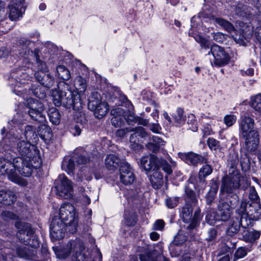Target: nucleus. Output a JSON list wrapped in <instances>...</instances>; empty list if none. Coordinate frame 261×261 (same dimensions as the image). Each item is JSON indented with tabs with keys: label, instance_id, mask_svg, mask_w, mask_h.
Listing matches in <instances>:
<instances>
[{
	"label": "nucleus",
	"instance_id": "nucleus-1",
	"mask_svg": "<svg viewBox=\"0 0 261 261\" xmlns=\"http://www.w3.org/2000/svg\"><path fill=\"white\" fill-rule=\"evenodd\" d=\"M19 134L18 131L16 134L10 132L6 138L0 142V146L5 149H9L10 146L13 151L17 152L21 155L19 158L22 160V166H29L32 171L33 169L39 167L41 164L39 151L36 146L25 141Z\"/></svg>",
	"mask_w": 261,
	"mask_h": 261
},
{
	"label": "nucleus",
	"instance_id": "nucleus-2",
	"mask_svg": "<svg viewBox=\"0 0 261 261\" xmlns=\"http://www.w3.org/2000/svg\"><path fill=\"white\" fill-rule=\"evenodd\" d=\"M78 219L74 206L69 203L63 204L59 211V217H55L50 227L51 237L56 240L63 238L65 226L71 227L69 231L74 233L77 230Z\"/></svg>",
	"mask_w": 261,
	"mask_h": 261
},
{
	"label": "nucleus",
	"instance_id": "nucleus-3",
	"mask_svg": "<svg viewBox=\"0 0 261 261\" xmlns=\"http://www.w3.org/2000/svg\"><path fill=\"white\" fill-rule=\"evenodd\" d=\"M74 86L77 91L56 90L53 93V101L55 105L59 107L63 105L67 109L72 108L79 111L82 108L81 93H83L87 88L86 80L81 76L76 77Z\"/></svg>",
	"mask_w": 261,
	"mask_h": 261
},
{
	"label": "nucleus",
	"instance_id": "nucleus-4",
	"mask_svg": "<svg viewBox=\"0 0 261 261\" xmlns=\"http://www.w3.org/2000/svg\"><path fill=\"white\" fill-rule=\"evenodd\" d=\"M22 160L15 158L13 162L5 159L0 158V175H7L12 182L21 186L27 185L26 180L20 175L29 177L32 174V170L29 166H22Z\"/></svg>",
	"mask_w": 261,
	"mask_h": 261
},
{
	"label": "nucleus",
	"instance_id": "nucleus-5",
	"mask_svg": "<svg viewBox=\"0 0 261 261\" xmlns=\"http://www.w3.org/2000/svg\"><path fill=\"white\" fill-rule=\"evenodd\" d=\"M195 177H191L185 187V192L188 199L187 202H191V205L187 204L182 208V219L185 223H189L187 226L188 229L194 228L200 219V211L196 206L197 201V196L194 191L196 189L194 183Z\"/></svg>",
	"mask_w": 261,
	"mask_h": 261
},
{
	"label": "nucleus",
	"instance_id": "nucleus-6",
	"mask_svg": "<svg viewBox=\"0 0 261 261\" xmlns=\"http://www.w3.org/2000/svg\"><path fill=\"white\" fill-rule=\"evenodd\" d=\"M255 122L249 116L241 117L239 121V133L245 139L246 148L248 152L255 154L259 142L258 132L254 129Z\"/></svg>",
	"mask_w": 261,
	"mask_h": 261
},
{
	"label": "nucleus",
	"instance_id": "nucleus-7",
	"mask_svg": "<svg viewBox=\"0 0 261 261\" xmlns=\"http://www.w3.org/2000/svg\"><path fill=\"white\" fill-rule=\"evenodd\" d=\"M229 174L223 178L221 191L228 194V204L230 208L232 210L239 203V197L233 191L240 186V175L234 166H232L229 170Z\"/></svg>",
	"mask_w": 261,
	"mask_h": 261
},
{
	"label": "nucleus",
	"instance_id": "nucleus-8",
	"mask_svg": "<svg viewBox=\"0 0 261 261\" xmlns=\"http://www.w3.org/2000/svg\"><path fill=\"white\" fill-rule=\"evenodd\" d=\"M24 103L28 109V114L32 119L42 123L46 121L44 114V107L42 102L34 98H29L25 100Z\"/></svg>",
	"mask_w": 261,
	"mask_h": 261
},
{
	"label": "nucleus",
	"instance_id": "nucleus-9",
	"mask_svg": "<svg viewBox=\"0 0 261 261\" xmlns=\"http://www.w3.org/2000/svg\"><path fill=\"white\" fill-rule=\"evenodd\" d=\"M15 225L18 229L17 236L20 241L26 245H29L34 248L39 246V241L34 238L33 242L31 243L30 239L33 238L34 231L29 223L17 222Z\"/></svg>",
	"mask_w": 261,
	"mask_h": 261
},
{
	"label": "nucleus",
	"instance_id": "nucleus-10",
	"mask_svg": "<svg viewBox=\"0 0 261 261\" xmlns=\"http://www.w3.org/2000/svg\"><path fill=\"white\" fill-rule=\"evenodd\" d=\"M57 195L61 198L67 199L71 197L72 191V182L64 175H60L56 180Z\"/></svg>",
	"mask_w": 261,
	"mask_h": 261
},
{
	"label": "nucleus",
	"instance_id": "nucleus-11",
	"mask_svg": "<svg viewBox=\"0 0 261 261\" xmlns=\"http://www.w3.org/2000/svg\"><path fill=\"white\" fill-rule=\"evenodd\" d=\"M213 55L214 64L217 66H223L228 63L230 57L224 49L219 45L214 44L211 46V50L207 55Z\"/></svg>",
	"mask_w": 261,
	"mask_h": 261
},
{
	"label": "nucleus",
	"instance_id": "nucleus-12",
	"mask_svg": "<svg viewBox=\"0 0 261 261\" xmlns=\"http://www.w3.org/2000/svg\"><path fill=\"white\" fill-rule=\"evenodd\" d=\"M93 96H95L97 99L93 100V97H91L89 100L88 107L91 110L94 111L95 117L100 119L108 113L109 107L106 102L102 101L98 99L100 96L99 94L95 93Z\"/></svg>",
	"mask_w": 261,
	"mask_h": 261
},
{
	"label": "nucleus",
	"instance_id": "nucleus-13",
	"mask_svg": "<svg viewBox=\"0 0 261 261\" xmlns=\"http://www.w3.org/2000/svg\"><path fill=\"white\" fill-rule=\"evenodd\" d=\"M140 166L147 173L160 169V159L155 155L149 154L142 157Z\"/></svg>",
	"mask_w": 261,
	"mask_h": 261
},
{
	"label": "nucleus",
	"instance_id": "nucleus-14",
	"mask_svg": "<svg viewBox=\"0 0 261 261\" xmlns=\"http://www.w3.org/2000/svg\"><path fill=\"white\" fill-rule=\"evenodd\" d=\"M120 181L125 185L132 184L135 180L134 171L127 163H123L121 164L120 169Z\"/></svg>",
	"mask_w": 261,
	"mask_h": 261
},
{
	"label": "nucleus",
	"instance_id": "nucleus-15",
	"mask_svg": "<svg viewBox=\"0 0 261 261\" xmlns=\"http://www.w3.org/2000/svg\"><path fill=\"white\" fill-rule=\"evenodd\" d=\"M111 114L113 116L111 119L112 125L115 127H121L124 123L125 112L121 108L118 107L112 109Z\"/></svg>",
	"mask_w": 261,
	"mask_h": 261
},
{
	"label": "nucleus",
	"instance_id": "nucleus-16",
	"mask_svg": "<svg viewBox=\"0 0 261 261\" xmlns=\"http://www.w3.org/2000/svg\"><path fill=\"white\" fill-rule=\"evenodd\" d=\"M9 5V17L12 20H16L22 17L25 11V8L22 4L13 2Z\"/></svg>",
	"mask_w": 261,
	"mask_h": 261
},
{
	"label": "nucleus",
	"instance_id": "nucleus-17",
	"mask_svg": "<svg viewBox=\"0 0 261 261\" xmlns=\"http://www.w3.org/2000/svg\"><path fill=\"white\" fill-rule=\"evenodd\" d=\"M205 19V21L209 20L210 23L218 24L229 33H231L235 30L233 25L230 22L222 18L210 16L209 17H206Z\"/></svg>",
	"mask_w": 261,
	"mask_h": 261
},
{
	"label": "nucleus",
	"instance_id": "nucleus-18",
	"mask_svg": "<svg viewBox=\"0 0 261 261\" xmlns=\"http://www.w3.org/2000/svg\"><path fill=\"white\" fill-rule=\"evenodd\" d=\"M178 156L188 164L195 165L202 162L203 158L201 155L190 152L188 153H179Z\"/></svg>",
	"mask_w": 261,
	"mask_h": 261
},
{
	"label": "nucleus",
	"instance_id": "nucleus-19",
	"mask_svg": "<svg viewBox=\"0 0 261 261\" xmlns=\"http://www.w3.org/2000/svg\"><path fill=\"white\" fill-rule=\"evenodd\" d=\"M36 80L42 85L46 87L52 86L54 84V78L48 73L39 71L35 73Z\"/></svg>",
	"mask_w": 261,
	"mask_h": 261
},
{
	"label": "nucleus",
	"instance_id": "nucleus-20",
	"mask_svg": "<svg viewBox=\"0 0 261 261\" xmlns=\"http://www.w3.org/2000/svg\"><path fill=\"white\" fill-rule=\"evenodd\" d=\"M16 200L15 194L10 190H0V202L5 205L13 204Z\"/></svg>",
	"mask_w": 261,
	"mask_h": 261
},
{
	"label": "nucleus",
	"instance_id": "nucleus-21",
	"mask_svg": "<svg viewBox=\"0 0 261 261\" xmlns=\"http://www.w3.org/2000/svg\"><path fill=\"white\" fill-rule=\"evenodd\" d=\"M218 209V214L221 221H226L230 218L232 209L230 208L228 203H220Z\"/></svg>",
	"mask_w": 261,
	"mask_h": 261
},
{
	"label": "nucleus",
	"instance_id": "nucleus-22",
	"mask_svg": "<svg viewBox=\"0 0 261 261\" xmlns=\"http://www.w3.org/2000/svg\"><path fill=\"white\" fill-rule=\"evenodd\" d=\"M150 182L155 189L160 188L163 184V174L159 170L153 171L150 177Z\"/></svg>",
	"mask_w": 261,
	"mask_h": 261
},
{
	"label": "nucleus",
	"instance_id": "nucleus-23",
	"mask_svg": "<svg viewBox=\"0 0 261 261\" xmlns=\"http://www.w3.org/2000/svg\"><path fill=\"white\" fill-rule=\"evenodd\" d=\"M134 130V133L130 137V142L138 144L139 141L136 139L137 136H139L142 138L145 139L148 137V134L145 132V129L142 127H132Z\"/></svg>",
	"mask_w": 261,
	"mask_h": 261
},
{
	"label": "nucleus",
	"instance_id": "nucleus-24",
	"mask_svg": "<svg viewBox=\"0 0 261 261\" xmlns=\"http://www.w3.org/2000/svg\"><path fill=\"white\" fill-rule=\"evenodd\" d=\"M120 159L115 155H108L105 160L106 167L109 170H114L118 167Z\"/></svg>",
	"mask_w": 261,
	"mask_h": 261
},
{
	"label": "nucleus",
	"instance_id": "nucleus-25",
	"mask_svg": "<svg viewBox=\"0 0 261 261\" xmlns=\"http://www.w3.org/2000/svg\"><path fill=\"white\" fill-rule=\"evenodd\" d=\"M150 142L147 144V147L155 152L157 151L161 146L165 145V142L158 136H153L149 138Z\"/></svg>",
	"mask_w": 261,
	"mask_h": 261
},
{
	"label": "nucleus",
	"instance_id": "nucleus-26",
	"mask_svg": "<svg viewBox=\"0 0 261 261\" xmlns=\"http://www.w3.org/2000/svg\"><path fill=\"white\" fill-rule=\"evenodd\" d=\"M186 238L184 236L181 234L178 233L176 235L174 239L173 242L170 245L169 247V250L170 251V253L172 256H177L179 254V252H177L174 253L173 252V250L175 248V246H178L181 244H182L186 241Z\"/></svg>",
	"mask_w": 261,
	"mask_h": 261
},
{
	"label": "nucleus",
	"instance_id": "nucleus-27",
	"mask_svg": "<svg viewBox=\"0 0 261 261\" xmlns=\"http://www.w3.org/2000/svg\"><path fill=\"white\" fill-rule=\"evenodd\" d=\"M35 128H34L31 125H27L25 126L24 132L22 134L25 141L30 142L35 140L37 137V134L36 133Z\"/></svg>",
	"mask_w": 261,
	"mask_h": 261
},
{
	"label": "nucleus",
	"instance_id": "nucleus-28",
	"mask_svg": "<svg viewBox=\"0 0 261 261\" xmlns=\"http://www.w3.org/2000/svg\"><path fill=\"white\" fill-rule=\"evenodd\" d=\"M173 117L175 123L179 126L184 124L186 120V116L184 114V111L180 108H178L173 114Z\"/></svg>",
	"mask_w": 261,
	"mask_h": 261
},
{
	"label": "nucleus",
	"instance_id": "nucleus-29",
	"mask_svg": "<svg viewBox=\"0 0 261 261\" xmlns=\"http://www.w3.org/2000/svg\"><path fill=\"white\" fill-rule=\"evenodd\" d=\"M48 115L50 121L54 124L57 125L60 122L61 115L55 108H51L48 110Z\"/></svg>",
	"mask_w": 261,
	"mask_h": 261
},
{
	"label": "nucleus",
	"instance_id": "nucleus-30",
	"mask_svg": "<svg viewBox=\"0 0 261 261\" xmlns=\"http://www.w3.org/2000/svg\"><path fill=\"white\" fill-rule=\"evenodd\" d=\"M241 225H242V222L239 219H236V221H231L226 231L227 234L232 236L237 234L239 230Z\"/></svg>",
	"mask_w": 261,
	"mask_h": 261
},
{
	"label": "nucleus",
	"instance_id": "nucleus-31",
	"mask_svg": "<svg viewBox=\"0 0 261 261\" xmlns=\"http://www.w3.org/2000/svg\"><path fill=\"white\" fill-rule=\"evenodd\" d=\"M75 165L73 160L71 159H65L64 160L62 165V169L65 171L68 174L72 173L74 169Z\"/></svg>",
	"mask_w": 261,
	"mask_h": 261
},
{
	"label": "nucleus",
	"instance_id": "nucleus-32",
	"mask_svg": "<svg viewBox=\"0 0 261 261\" xmlns=\"http://www.w3.org/2000/svg\"><path fill=\"white\" fill-rule=\"evenodd\" d=\"M246 201L242 200L240 206L236 210V213L239 215V217L236 218L237 220L239 219L241 222H242L243 219L246 218Z\"/></svg>",
	"mask_w": 261,
	"mask_h": 261
},
{
	"label": "nucleus",
	"instance_id": "nucleus-33",
	"mask_svg": "<svg viewBox=\"0 0 261 261\" xmlns=\"http://www.w3.org/2000/svg\"><path fill=\"white\" fill-rule=\"evenodd\" d=\"M57 73L58 77L63 80H68L70 77L69 71L63 65L58 66L57 67Z\"/></svg>",
	"mask_w": 261,
	"mask_h": 261
},
{
	"label": "nucleus",
	"instance_id": "nucleus-34",
	"mask_svg": "<svg viewBox=\"0 0 261 261\" xmlns=\"http://www.w3.org/2000/svg\"><path fill=\"white\" fill-rule=\"evenodd\" d=\"M260 236V232L258 231H249L243 236L244 241L248 243H254Z\"/></svg>",
	"mask_w": 261,
	"mask_h": 261
},
{
	"label": "nucleus",
	"instance_id": "nucleus-35",
	"mask_svg": "<svg viewBox=\"0 0 261 261\" xmlns=\"http://www.w3.org/2000/svg\"><path fill=\"white\" fill-rule=\"evenodd\" d=\"M250 105L255 111L261 113V94L251 97Z\"/></svg>",
	"mask_w": 261,
	"mask_h": 261
},
{
	"label": "nucleus",
	"instance_id": "nucleus-36",
	"mask_svg": "<svg viewBox=\"0 0 261 261\" xmlns=\"http://www.w3.org/2000/svg\"><path fill=\"white\" fill-rule=\"evenodd\" d=\"M84 249V247L83 244L81 242H78L76 244L75 246L73 247V251L77 253L79 250L80 251L79 255H77V260L76 261H89L88 257H85L83 254H82V251Z\"/></svg>",
	"mask_w": 261,
	"mask_h": 261
},
{
	"label": "nucleus",
	"instance_id": "nucleus-37",
	"mask_svg": "<svg viewBox=\"0 0 261 261\" xmlns=\"http://www.w3.org/2000/svg\"><path fill=\"white\" fill-rule=\"evenodd\" d=\"M46 87L44 85H40L34 89H32V92L34 95L40 99L44 98L46 96Z\"/></svg>",
	"mask_w": 261,
	"mask_h": 261
},
{
	"label": "nucleus",
	"instance_id": "nucleus-38",
	"mask_svg": "<svg viewBox=\"0 0 261 261\" xmlns=\"http://www.w3.org/2000/svg\"><path fill=\"white\" fill-rule=\"evenodd\" d=\"M206 222L210 225H214L218 221H220L218 213L214 211H209L205 217Z\"/></svg>",
	"mask_w": 261,
	"mask_h": 261
},
{
	"label": "nucleus",
	"instance_id": "nucleus-39",
	"mask_svg": "<svg viewBox=\"0 0 261 261\" xmlns=\"http://www.w3.org/2000/svg\"><path fill=\"white\" fill-rule=\"evenodd\" d=\"M187 123L189 126V128L193 132H196L198 130L197 120L194 114H190L188 115Z\"/></svg>",
	"mask_w": 261,
	"mask_h": 261
},
{
	"label": "nucleus",
	"instance_id": "nucleus-40",
	"mask_svg": "<svg viewBox=\"0 0 261 261\" xmlns=\"http://www.w3.org/2000/svg\"><path fill=\"white\" fill-rule=\"evenodd\" d=\"M125 223L128 226H133L136 223V215L135 213L128 214L126 212L124 214Z\"/></svg>",
	"mask_w": 261,
	"mask_h": 261
},
{
	"label": "nucleus",
	"instance_id": "nucleus-41",
	"mask_svg": "<svg viewBox=\"0 0 261 261\" xmlns=\"http://www.w3.org/2000/svg\"><path fill=\"white\" fill-rule=\"evenodd\" d=\"M24 116L19 114L17 113L15 115L11 121V122H9V125H11L12 124L19 126L20 124H22V122L24 120Z\"/></svg>",
	"mask_w": 261,
	"mask_h": 261
},
{
	"label": "nucleus",
	"instance_id": "nucleus-42",
	"mask_svg": "<svg viewBox=\"0 0 261 261\" xmlns=\"http://www.w3.org/2000/svg\"><path fill=\"white\" fill-rule=\"evenodd\" d=\"M207 144L211 150H217L220 148L219 141L213 138H209L207 139Z\"/></svg>",
	"mask_w": 261,
	"mask_h": 261
},
{
	"label": "nucleus",
	"instance_id": "nucleus-43",
	"mask_svg": "<svg viewBox=\"0 0 261 261\" xmlns=\"http://www.w3.org/2000/svg\"><path fill=\"white\" fill-rule=\"evenodd\" d=\"M237 117L234 115H227L224 116L223 121L227 127L233 125L236 122Z\"/></svg>",
	"mask_w": 261,
	"mask_h": 261
},
{
	"label": "nucleus",
	"instance_id": "nucleus-44",
	"mask_svg": "<svg viewBox=\"0 0 261 261\" xmlns=\"http://www.w3.org/2000/svg\"><path fill=\"white\" fill-rule=\"evenodd\" d=\"M212 172V167L208 165H204L200 170L199 177H205Z\"/></svg>",
	"mask_w": 261,
	"mask_h": 261
},
{
	"label": "nucleus",
	"instance_id": "nucleus-45",
	"mask_svg": "<svg viewBox=\"0 0 261 261\" xmlns=\"http://www.w3.org/2000/svg\"><path fill=\"white\" fill-rule=\"evenodd\" d=\"M161 167L168 174H170L172 172L171 165H169L165 160L160 159V168Z\"/></svg>",
	"mask_w": 261,
	"mask_h": 261
},
{
	"label": "nucleus",
	"instance_id": "nucleus-46",
	"mask_svg": "<svg viewBox=\"0 0 261 261\" xmlns=\"http://www.w3.org/2000/svg\"><path fill=\"white\" fill-rule=\"evenodd\" d=\"M34 56L36 58V64L39 71L45 72L47 69V66L45 63L39 59V56L37 53H35Z\"/></svg>",
	"mask_w": 261,
	"mask_h": 261
},
{
	"label": "nucleus",
	"instance_id": "nucleus-47",
	"mask_svg": "<svg viewBox=\"0 0 261 261\" xmlns=\"http://www.w3.org/2000/svg\"><path fill=\"white\" fill-rule=\"evenodd\" d=\"M217 192V188H211L206 195V201L208 204H211L215 198Z\"/></svg>",
	"mask_w": 261,
	"mask_h": 261
},
{
	"label": "nucleus",
	"instance_id": "nucleus-48",
	"mask_svg": "<svg viewBox=\"0 0 261 261\" xmlns=\"http://www.w3.org/2000/svg\"><path fill=\"white\" fill-rule=\"evenodd\" d=\"M194 38L197 42L200 44L202 47L205 49H207L209 48L210 43L209 41L207 40L199 35L195 36Z\"/></svg>",
	"mask_w": 261,
	"mask_h": 261
},
{
	"label": "nucleus",
	"instance_id": "nucleus-49",
	"mask_svg": "<svg viewBox=\"0 0 261 261\" xmlns=\"http://www.w3.org/2000/svg\"><path fill=\"white\" fill-rule=\"evenodd\" d=\"M166 205L169 208H172L177 205L178 199L177 197H169L166 199Z\"/></svg>",
	"mask_w": 261,
	"mask_h": 261
},
{
	"label": "nucleus",
	"instance_id": "nucleus-50",
	"mask_svg": "<svg viewBox=\"0 0 261 261\" xmlns=\"http://www.w3.org/2000/svg\"><path fill=\"white\" fill-rule=\"evenodd\" d=\"M134 131V129L131 127L119 129L117 130L116 132V136L118 137L123 138L128 133Z\"/></svg>",
	"mask_w": 261,
	"mask_h": 261
},
{
	"label": "nucleus",
	"instance_id": "nucleus-51",
	"mask_svg": "<svg viewBox=\"0 0 261 261\" xmlns=\"http://www.w3.org/2000/svg\"><path fill=\"white\" fill-rule=\"evenodd\" d=\"M125 115L126 117H125L124 119L126 121V122L129 125H132L134 123H137V117H136L130 112H125Z\"/></svg>",
	"mask_w": 261,
	"mask_h": 261
},
{
	"label": "nucleus",
	"instance_id": "nucleus-52",
	"mask_svg": "<svg viewBox=\"0 0 261 261\" xmlns=\"http://www.w3.org/2000/svg\"><path fill=\"white\" fill-rule=\"evenodd\" d=\"M247 255V251L244 247L239 248L236 251L234 257L236 259L242 258Z\"/></svg>",
	"mask_w": 261,
	"mask_h": 261
},
{
	"label": "nucleus",
	"instance_id": "nucleus-53",
	"mask_svg": "<svg viewBox=\"0 0 261 261\" xmlns=\"http://www.w3.org/2000/svg\"><path fill=\"white\" fill-rule=\"evenodd\" d=\"M213 37L215 41L221 43L225 40V35L221 32H217L213 34Z\"/></svg>",
	"mask_w": 261,
	"mask_h": 261
},
{
	"label": "nucleus",
	"instance_id": "nucleus-54",
	"mask_svg": "<svg viewBox=\"0 0 261 261\" xmlns=\"http://www.w3.org/2000/svg\"><path fill=\"white\" fill-rule=\"evenodd\" d=\"M165 225L164 222L162 220H158L153 224L152 229L155 230H162Z\"/></svg>",
	"mask_w": 261,
	"mask_h": 261
},
{
	"label": "nucleus",
	"instance_id": "nucleus-55",
	"mask_svg": "<svg viewBox=\"0 0 261 261\" xmlns=\"http://www.w3.org/2000/svg\"><path fill=\"white\" fill-rule=\"evenodd\" d=\"M41 128L45 130L43 134H42V133H41V137L43 138H45V137L49 138L51 135L50 133L51 132L50 128L44 124H42L41 126Z\"/></svg>",
	"mask_w": 261,
	"mask_h": 261
},
{
	"label": "nucleus",
	"instance_id": "nucleus-56",
	"mask_svg": "<svg viewBox=\"0 0 261 261\" xmlns=\"http://www.w3.org/2000/svg\"><path fill=\"white\" fill-rule=\"evenodd\" d=\"M2 216L4 218H8L10 219H16L17 218V216L16 215L9 211L4 212L2 213Z\"/></svg>",
	"mask_w": 261,
	"mask_h": 261
},
{
	"label": "nucleus",
	"instance_id": "nucleus-57",
	"mask_svg": "<svg viewBox=\"0 0 261 261\" xmlns=\"http://www.w3.org/2000/svg\"><path fill=\"white\" fill-rule=\"evenodd\" d=\"M208 235L207 240L208 241H211L216 237L217 235V231L214 228L210 229L208 231Z\"/></svg>",
	"mask_w": 261,
	"mask_h": 261
},
{
	"label": "nucleus",
	"instance_id": "nucleus-58",
	"mask_svg": "<svg viewBox=\"0 0 261 261\" xmlns=\"http://www.w3.org/2000/svg\"><path fill=\"white\" fill-rule=\"evenodd\" d=\"M150 129L154 133H159L161 129L158 123H152L149 125Z\"/></svg>",
	"mask_w": 261,
	"mask_h": 261
},
{
	"label": "nucleus",
	"instance_id": "nucleus-59",
	"mask_svg": "<svg viewBox=\"0 0 261 261\" xmlns=\"http://www.w3.org/2000/svg\"><path fill=\"white\" fill-rule=\"evenodd\" d=\"M17 253L18 255L21 257H25L28 256L27 251L21 248L17 249Z\"/></svg>",
	"mask_w": 261,
	"mask_h": 261
},
{
	"label": "nucleus",
	"instance_id": "nucleus-60",
	"mask_svg": "<svg viewBox=\"0 0 261 261\" xmlns=\"http://www.w3.org/2000/svg\"><path fill=\"white\" fill-rule=\"evenodd\" d=\"M89 161V159H87L85 156L80 155L78 157L77 162L80 164H85Z\"/></svg>",
	"mask_w": 261,
	"mask_h": 261
},
{
	"label": "nucleus",
	"instance_id": "nucleus-61",
	"mask_svg": "<svg viewBox=\"0 0 261 261\" xmlns=\"http://www.w3.org/2000/svg\"><path fill=\"white\" fill-rule=\"evenodd\" d=\"M137 123H138V124H140V125H142L143 126H147L148 123H149V121L147 119H143V118H140V117H137Z\"/></svg>",
	"mask_w": 261,
	"mask_h": 261
},
{
	"label": "nucleus",
	"instance_id": "nucleus-62",
	"mask_svg": "<svg viewBox=\"0 0 261 261\" xmlns=\"http://www.w3.org/2000/svg\"><path fill=\"white\" fill-rule=\"evenodd\" d=\"M256 39L261 44V27H258L255 33Z\"/></svg>",
	"mask_w": 261,
	"mask_h": 261
},
{
	"label": "nucleus",
	"instance_id": "nucleus-63",
	"mask_svg": "<svg viewBox=\"0 0 261 261\" xmlns=\"http://www.w3.org/2000/svg\"><path fill=\"white\" fill-rule=\"evenodd\" d=\"M71 132L74 136H79L81 133V129L79 126H75L71 129Z\"/></svg>",
	"mask_w": 261,
	"mask_h": 261
},
{
	"label": "nucleus",
	"instance_id": "nucleus-64",
	"mask_svg": "<svg viewBox=\"0 0 261 261\" xmlns=\"http://www.w3.org/2000/svg\"><path fill=\"white\" fill-rule=\"evenodd\" d=\"M204 136H208L212 134V130L211 126L207 125L206 127H204L202 130Z\"/></svg>",
	"mask_w": 261,
	"mask_h": 261
}]
</instances>
